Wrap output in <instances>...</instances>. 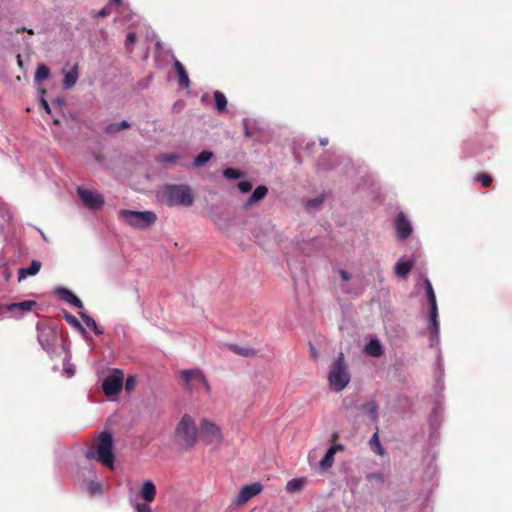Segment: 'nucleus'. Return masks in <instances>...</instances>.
<instances>
[{
  "mask_svg": "<svg viewBox=\"0 0 512 512\" xmlns=\"http://www.w3.org/2000/svg\"><path fill=\"white\" fill-rule=\"evenodd\" d=\"M160 199L170 207H190L194 203V193L186 184H169L162 188Z\"/></svg>",
  "mask_w": 512,
  "mask_h": 512,
  "instance_id": "nucleus-1",
  "label": "nucleus"
},
{
  "mask_svg": "<svg viewBox=\"0 0 512 512\" xmlns=\"http://www.w3.org/2000/svg\"><path fill=\"white\" fill-rule=\"evenodd\" d=\"M87 460H97L110 469L114 468L113 438L108 432H102L93 447L86 452Z\"/></svg>",
  "mask_w": 512,
  "mask_h": 512,
  "instance_id": "nucleus-2",
  "label": "nucleus"
},
{
  "mask_svg": "<svg viewBox=\"0 0 512 512\" xmlns=\"http://www.w3.org/2000/svg\"><path fill=\"white\" fill-rule=\"evenodd\" d=\"M174 438L176 443L185 449H189L197 443L199 429L190 415L184 414L181 417L175 428Z\"/></svg>",
  "mask_w": 512,
  "mask_h": 512,
  "instance_id": "nucleus-3",
  "label": "nucleus"
},
{
  "mask_svg": "<svg viewBox=\"0 0 512 512\" xmlns=\"http://www.w3.org/2000/svg\"><path fill=\"white\" fill-rule=\"evenodd\" d=\"M327 378L329 388L334 392L342 391L349 384L351 376L343 353H339L336 360L330 365Z\"/></svg>",
  "mask_w": 512,
  "mask_h": 512,
  "instance_id": "nucleus-4",
  "label": "nucleus"
},
{
  "mask_svg": "<svg viewBox=\"0 0 512 512\" xmlns=\"http://www.w3.org/2000/svg\"><path fill=\"white\" fill-rule=\"evenodd\" d=\"M428 329L431 333L429 345L430 347H435L437 349L435 371L436 387L443 389V385L440 384V380L444 375V362L440 349V325L438 316H429Z\"/></svg>",
  "mask_w": 512,
  "mask_h": 512,
  "instance_id": "nucleus-5",
  "label": "nucleus"
},
{
  "mask_svg": "<svg viewBox=\"0 0 512 512\" xmlns=\"http://www.w3.org/2000/svg\"><path fill=\"white\" fill-rule=\"evenodd\" d=\"M119 219L135 229H146L157 221V215L152 211H134L122 209Z\"/></svg>",
  "mask_w": 512,
  "mask_h": 512,
  "instance_id": "nucleus-6",
  "label": "nucleus"
},
{
  "mask_svg": "<svg viewBox=\"0 0 512 512\" xmlns=\"http://www.w3.org/2000/svg\"><path fill=\"white\" fill-rule=\"evenodd\" d=\"M76 192L84 206L90 210H100L105 203L104 197L95 190L78 186Z\"/></svg>",
  "mask_w": 512,
  "mask_h": 512,
  "instance_id": "nucleus-7",
  "label": "nucleus"
},
{
  "mask_svg": "<svg viewBox=\"0 0 512 512\" xmlns=\"http://www.w3.org/2000/svg\"><path fill=\"white\" fill-rule=\"evenodd\" d=\"M124 373L121 370H114L105 377L102 389L106 396L112 397L120 393L123 388Z\"/></svg>",
  "mask_w": 512,
  "mask_h": 512,
  "instance_id": "nucleus-8",
  "label": "nucleus"
},
{
  "mask_svg": "<svg viewBox=\"0 0 512 512\" xmlns=\"http://www.w3.org/2000/svg\"><path fill=\"white\" fill-rule=\"evenodd\" d=\"M181 378L185 382V386L188 390H193L198 384L202 385L207 392L210 391V385L207 382L203 373L198 369L182 370L180 372Z\"/></svg>",
  "mask_w": 512,
  "mask_h": 512,
  "instance_id": "nucleus-9",
  "label": "nucleus"
},
{
  "mask_svg": "<svg viewBox=\"0 0 512 512\" xmlns=\"http://www.w3.org/2000/svg\"><path fill=\"white\" fill-rule=\"evenodd\" d=\"M201 436L208 444H220L222 441V434L220 428L213 422L203 419L201 421Z\"/></svg>",
  "mask_w": 512,
  "mask_h": 512,
  "instance_id": "nucleus-10",
  "label": "nucleus"
},
{
  "mask_svg": "<svg viewBox=\"0 0 512 512\" xmlns=\"http://www.w3.org/2000/svg\"><path fill=\"white\" fill-rule=\"evenodd\" d=\"M395 228H396V232H397V237L400 240H404V239L408 238L413 231L411 221L407 218V216L403 212L398 213V215L395 219Z\"/></svg>",
  "mask_w": 512,
  "mask_h": 512,
  "instance_id": "nucleus-11",
  "label": "nucleus"
},
{
  "mask_svg": "<svg viewBox=\"0 0 512 512\" xmlns=\"http://www.w3.org/2000/svg\"><path fill=\"white\" fill-rule=\"evenodd\" d=\"M262 491L260 483H252L241 488L236 498V503L242 505Z\"/></svg>",
  "mask_w": 512,
  "mask_h": 512,
  "instance_id": "nucleus-12",
  "label": "nucleus"
},
{
  "mask_svg": "<svg viewBox=\"0 0 512 512\" xmlns=\"http://www.w3.org/2000/svg\"><path fill=\"white\" fill-rule=\"evenodd\" d=\"M423 282L426 298L429 305V316H438L437 300L432 283L427 277L424 278Z\"/></svg>",
  "mask_w": 512,
  "mask_h": 512,
  "instance_id": "nucleus-13",
  "label": "nucleus"
},
{
  "mask_svg": "<svg viewBox=\"0 0 512 512\" xmlns=\"http://www.w3.org/2000/svg\"><path fill=\"white\" fill-rule=\"evenodd\" d=\"M54 292L61 300L71 304L72 306L79 309L83 307L82 301L68 288L59 286L55 288Z\"/></svg>",
  "mask_w": 512,
  "mask_h": 512,
  "instance_id": "nucleus-14",
  "label": "nucleus"
},
{
  "mask_svg": "<svg viewBox=\"0 0 512 512\" xmlns=\"http://www.w3.org/2000/svg\"><path fill=\"white\" fill-rule=\"evenodd\" d=\"M157 494V489L155 484L151 480H146L142 483L141 488L139 490V497L143 499L145 502L154 501Z\"/></svg>",
  "mask_w": 512,
  "mask_h": 512,
  "instance_id": "nucleus-15",
  "label": "nucleus"
},
{
  "mask_svg": "<svg viewBox=\"0 0 512 512\" xmlns=\"http://www.w3.org/2000/svg\"><path fill=\"white\" fill-rule=\"evenodd\" d=\"M55 336L51 330H40L38 333V341L42 348L50 355L53 352V340Z\"/></svg>",
  "mask_w": 512,
  "mask_h": 512,
  "instance_id": "nucleus-16",
  "label": "nucleus"
},
{
  "mask_svg": "<svg viewBox=\"0 0 512 512\" xmlns=\"http://www.w3.org/2000/svg\"><path fill=\"white\" fill-rule=\"evenodd\" d=\"M268 193V188L265 185H259L257 186L252 194L248 197L246 202L243 204L244 209H248L255 203L262 200Z\"/></svg>",
  "mask_w": 512,
  "mask_h": 512,
  "instance_id": "nucleus-17",
  "label": "nucleus"
},
{
  "mask_svg": "<svg viewBox=\"0 0 512 512\" xmlns=\"http://www.w3.org/2000/svg\"><path fill=\"white\" fill-rule=\"evenodd\" d=\"M37 303L33 300H25L18 303H11L6 306V309L10 312L19 311L21 317L24 313L30 312Z\"/></svg>",
  "mask_w": 512,
  "mask_h": 512,
  "instance_id": "nucleus-18",
  "label": "nucleus"
},
{
  "mask_svg": "<svg viewBox=\"0 0 512 512\" xmlns=\"http://www.w3.org/2000/svg\"><path fill=\"white\" fill-rule=\"evenodd\" d=\"M41 262L39 260H32L29 267L20 268L18 271V281H22L28 276L36 275L41 269Z\"/></svg>",
  "mask_w": 512,
  "mask_h": 512,
  "instance_id": "nucleus-19",
  "label": "nucleus"
},
{
  "mask_svg": "<svg viewBox=\"0 0 512 512\" xmlns=\"http://www.w3.org/2000/svg\"><path fill=\"white\" fill-rule=\"evenodd\" d=\"M361 412L368 416L371 421L377 422L378 420V405L376 404V401L371 399L360 407Z\"/></svg>",
  "mask_w": 512,
  "mask_h": 512,
  "instance_id": "nucleus-20",
  "label": "nucleus"
},
{
  "mask_svg": "<svg viewBox=\"0 0 512 512\" xmlns=\"http://www.w3.org/2000/svg\"><path fill=\"white\" fill-rule=\"evenodd\" d=\"M174 69L178 76V84L182 87L189 88L190 80L188 74L185 70V67L179 60L174 61Z\"/></svg>",
  "mask_w": 512,
  "mask_h": 512,
  "instance_id": "nucleus-21",
  "label": "nucleus"
},
{
  "mask_svg": "<svg viewBox=\"0 0 512 512\" xmlns=\"http://www.w3.org/2000/svg\"><path fill=\"white\" fill-rule=\"evenodd\" d=\"M364 352L372 357H380L383 354V348L377 338H372L364 347Z\"/></svg>",
  "mask_w": 512,
  "mask_h": 512,
  "instance_id": "nucleus-22",
  "label": "nucleus"
},
{
  "mask_svg": "<svg viewBox=\"0 0 512 512\" xmlns=\"http://www.w3.org/2000/svg\"><path fill=\"white\" fill-rule=\"evenodd\" d=\"M78 66L75 65L70 71L66 72L63 79V87L65 89L72 88L78 80Z\"/></svg>",
  "mask_w": 512,
  "mask_h": 512,
  "instance_id": "nucleus-23",
  "label": "nucleus"
},
{
  "mask_svg": "<svg viewBox=\"0 0 512 512\" xmlns=\"http://www.w3.org/2000/svg\"><path fill=\"white\" fill-rule=\"evenodd\" d=\"M337 450H338V446H336V445H332L331 447L328 448L326 454L320 461V467L322 469H328V468L332 467V465L334 463V456H335Z\"/></svg>",
  "mask_w": 512,
  "mask_h": 512,
  "instance_id": "nucleus-24",
  "label": "nucleus"
},
{
  "mask_svg": "<svg viewBox=\"0 0 512 512\" xmlns=\"http://www.w3.org/2000/svg\"><path fill=\"white\" fill-rule=\"evenodd\" d=\"M83 486L90 496H98L103 492L102 484L97 480L83 481Z\"/></svg>",
  "mask_w": 512,
  "mask_h": 512,
  "instance_id": "nucleus-25",
  "label": "nucleus"
},
{
  "mask_svg": "<svg viewBox=\"0 0 512 512\" xmlns=\"http://www.w3.org/2000/svg\"><path fill=\"white\" fill-rule=\"evenodd\" d=\"M413 264H414V262L411 260L398 261L395 264V274L398 277H406L409 274L410 270L412 269Z\"/></svg>",
  "mask_w": 512,
  "mask_h": 512,
  "instance_id": "nucleus-26",
  "label": "nucleus"
},
{
  "mask_svg": "<svg viewBox=\"0 0 512 512\" xmlns=\"http://www.w3.org/2000/svg\"><path fill=\"white\" fill-rule=\"evenodd\" d=\"M323 200H324V196L323 195H320V196H317L313 199H308L306 202H305V208L306 210L309 212V213H314L316 212L317 210H319V208L321 207L322 203H323Z\"/></svg>",
  "mask_w": 512,
  "mask_h": 512,
  "instance_id": "nucleus-27",
  "label": "nucleus"
},
{
  "mask_svg": "<svg viewBox=\"0 0 512 512\" xmlns=\"http://www.w3.org/2000/svg\"><path fill=\"white\" fill-rule=\"evenodd\" d=\"M213 157V153L207 150L200 152L194 159L192 165L194 167H202Z\"/></svg>",
  "mask_w": 512,
  "mask_h": 512,
  "instance_id": "nucleus-28",
  "label": "nucleus"
},
{
  "mask_svg": "<svg viewBox=\"0 0 512 512\" xmlns=\"http://www.w3.org/2000/svg\"><path fill=\"white\" fill-rule=\"evenodd\" d=\"M214 100H215L216 110L219 113L224 112L226 110V107H227V98H226V96L222 92L217 90V91L214 92Z\"/></svg>",
  "mask_w": 512,
  "mask_h": 512,
  "instance_id": "nucleus-29",
  "label": "nucleus"
},
{
  "mask_svg": "<svg viewBox=\"0 0 512 512\" xmlns=\"http://www.w3.org/2000/svg\"><path fill=\"white\" fill-rule=\"evenodd\" d=\"M80 317L83 319L84 323L94 331L95 334L97 335H101L103 334V331L101 329L98 328L97 324H96V321L90 317L89 315H87L86 313L84 312H80Z\"/></svg>",
  "mask_w": 512,
  "mask_h": 512,
  "instance_id": "nucleus-30",
  "label": "nucleus"
},
{
  "mask_svg": "<svg viewBox=\"0 0 512 512\" xmlns=\"http://www.w3.org/2000/svg\"><path fill=\"white\" fill-rule=\"evenodd\" d=\"M370 446H371V449L379 454V455H383L384 454V450L380 444V441H379V437H378V428L376 427V432L373 434V436L371 437L370 439Z\"/></svg>",
  "mask_w": 512,
  "mask_h": 512,
  "instance_id": "nucleus-31",
  "label": "nucleus"
},
{
  "mask_svg": "<svg viewBox=\"0 0 512 512\" xmlns=\"http://www.w3.org/2000/svg\"><path fill=\"white\" fill-rule=\"evenodd\" d=\"M50 75V70L46 65H39L35 73V81L41 82L47 79Z\"/></svg>",
  "mask_w": 512,
  "mask_h": 512,
  "instance_id": "nucleus-32",
  "label": "nucleus"
},
{
  "mask_svg": "<svg viewBox=\"0 0 512 512\" xmlns=\"http://www.w3.org/2000/svg\"><path fill=\"white\" fill-rule=\"evenodd\" d=\"M179 158H180V155L177 153H166V154L159 155L156 158V160H157V162H161V163H175L176 160H178Z\"/></svg>",
  "mask_w": 512,
  "mask_h": 512,
  "instance_id": "nucleus-33",
  "label": "nucleus"
},
{
  "mask_svg": "<svg viewBox=\"0 0 512 512\" xmlns=\"http://www.w3.org/2000/svg\"><path fill=\"white\" fill-rule=\"evenodd\" d=\"M303 484H304V479H302V478L292 479L287 483V490L290 492H296L303 487Z\"/></svg>",
  "mask_w": 512,
  "mask_h": 512,
  "instance_id": "nucleus-34",
  "label": "nucleus"
},
{
  "mask_svg": "<svg viewBox=\"0 0 512 512\" xmlns=\"http://www.w3.org/2000/svg\"><path fill=\"white\" fill-rule=\"evenodd\" d=\"M223 176L226 179H239L243 176L242 172L235 168H226L223 171Z\"/></svg>",
  "mask_w": 512,
  "mask_h": 512,
  "instance_id": "nucleus-35",
  "label": "nucleus"
},
{
  "mask_svg": "<svg viewBox=\"0 0 512 512\" xmlns=\"http://www.w3.org/2000/svg\"><path fill=\"white\" fill-rule=\"evenodd\" d=\"M65 319H66V321H67L69 324H71L72 326H74L75 328H77V329H78L79 331H81L82 333H85V332H86V331H85V329H84V327L82 326V324L79 322V320H78L75 316H73V315H71V314H68V313H67V314H65Z\"/></svg>",
  "mask_w": 512,
  "mask_h": 512,
  "instance_id": "nucleus-36",
  "label": "nucleus"
},
{
  "mask_svg": "<svg viewBox=\"0 0 512 512\" xmlns=\"http://www.w3.org/2000/svg\"><path fill=\"white\" fill-rule=\"evenodd\" d=\"M63 374L67 377V378H71L74 376L75 374V367L73 364L69 363L68 361V358L65 357L64 359V363H63Z\"/></svg>",
  "mask_w": 512,
  "mask_h": 512,
  "instance_id": "nucleus-37",
  "label": "nucleus"
},
{
  "mask_svg": "<svg viewBox=\"0 0 512 512\" xmlns=\"http://www.w3.org/2000/svg\"><path fill=\"white\" fill-rule=\"evenodd\" d=\"M243 127H244V133L245 136L250 137L252 136V130L255 127V120L246 118L243 120Z\"/></svg>",
  "mask_w": 512,
  "mask_h": 512,
  "instance_id": "nucleus-38",
  "label": "nucleus"
},
{
  "mask_svg": "<svg viewBox=\"0 0 512 512\" xmlns=\"http://www.w3.org/2000/svg\"><path fill=\"white\" fill-rule=\"evenodd\" d=\"M232 350L239 354V355H243V356H252L255 354V351L254 349L252 348H244V347H238L236 345H232L231 346Z\"/></svg>",
  "mask_w": 512,
  "mask_h": 512,
  "instance_id": "nucleus-39",
  "label": "nucleus"
},
{
  "mask_svg": "<svg viewBox=\"0 0 512 512\" xmlns=\"http://www.w3.org/2000/svg\"><path fill=\"white\" fill-rule=\"evenodd\" d=\"M329 156H322L318 160V167L323 171H329L334 168L333 164L328 163Z\"/></svg>",
  "mask_w": 512,
  "mask_h": 512,
  "instance_id": "nucleus-40",
  "label": "nucleus"
},
{
  "mask_svg": "<svg viewBox=\"0 0 512 512\" xmlns=\"http://www.w3.org/2000/svg\"><path fill=\"white\" fill-rule=\"evenodd\" d=\"M136 386V378L134 376H129L126 381H125V384H124V388L127 392H130L132 390H134Z\"/></svg>",
  "mask_w": 512,
  "mask_h": 512,
  "instance_id": "nucleus-41",
  "label": "nucleus"
},
{
  "mask_svg": "<svg viewBox=\"0 0 512 512\" xmlns=\"http://www.w3.org/2000/svg\"><path fill=\"white\" fill-rule=\"evenodd\" d=\"M238 189L241 193H247L252 189V184L249 181H241L238 183Z\"/></svg>",
  "mask_w": 512,
  "mask_h": 512,
  "instance_id": "nucleus-42",
  "label": "nucleus"
},
{
  "mask_svg": "<svg viewBox=\"0 0 512 512\" xmlns=\"http://www.w3.org/2000/svg\"><path fill=\"white\" fill-rule=\"evenodd\" d=\"M367 479L370 481H376V482L381 483L384 481V476L380 472H374V473L368 474Z\"/></svg>",
  "mask_w": 512,
  "mask_h": 512,
  "instance_id": "nucleus-43",
  "label": "nucleus"
},
{
  "mask_svg": "<svg viewBox=\"0 0 512 512\" xmlns=\"http://www.w3.org/2000/svg\"><path fill=\"white\" fill-rule=\"evenodd\" d=\"M106 133L108 134H115L121 131L120 126L118 125V122L111 123L105 128Z\"/></svg>",
  "mask_w": 512,
  "mask_h": 512,
  "instance_id": "nucleus-44",
  "label": "nucleus"
},
{
  "mask_svg": "<svg viewBox=\"0 0 512 512\" xmlns=\"http://www.w3.org/2000/svg\"><path fill=\"white\" fill-rule=\"evenodd\" d=\"M134 507L137 512H152L151 507L148 502L137 503Z\"/></svg>",
  "mask_w": 512,
  "mask_h": 512,
  "instance_id": "nucleus-45",
  "label": "nucleus"
},
{
  "mask_svg": "<svg viewBox=\"0 0 512 512\" xmlns=\"http://www.w3.org/2000/svg\"><path fill=\"white\" fill-rule=\"evenodd\" d=\"M477 180L482 183L483 186H489L492 182V178L489 175L481 174L477 177Z\"/></svg>",
  "mask_w": 512,
  "mask_h": 512,
  "instance_id": "nucleus-46",
  "label": "nucleus"
},
{
  "mask_svg": "<svg viewBox=\"0 0 512 512\" xmlns=\"http://www.w3.org/2000/svg\"><path fill=\"white\" fill-rule=\"evenodd\" d=\"M136 41V35L134 32H130L128 33L127 37H126V41H125V44H126V47L127 48H130Z\"/></svg>",
  "mask_w": 512,
  "mask_h": 512,
  "instance_id": "nucleus-47",
  "label": "nucleus"
},
{
  "mask_svg": "<svg viewBox=\"0 0 512 512\" xmlns=\"http://www.w3.org/2000/svg\"><path fill=\"white\" fill-rule=\"evenodd\" d=\"M108 14H109L108 9L103 8L95 13V17L103 18V17H106Z\"/></svg>",
  "mask_w": 512,
  "mask_h": 512,
  "instance_id": "nucleus-48",
  "label": "nucleus"
},
{
  "mask_svg": "<svg viewBox=\"0 0 512 512\" xmlns=\"http://www.w3.org/2000/svg\"><path fill=\"white\" fill-rule=\"evenodd\" d=\"M339 275L343 281H348L351 278V275L346 270H340Z\"/></svg>",
  "mask_w": 512,
  "mask_h": 512,
  "instance_id": "nucleus-49",
  "label": "nucleus"
},
{
  "mask_svg": "<svg viewBox=\"0 0 512 512\" xmlns=\"http://www.w3.org/2000/svg\"><path fill=\"white\" fill-rule=\"evenodd\" d=\"M41 105L42 107L44 108V110L47 112V113H50L51 110H50V106L48 104V102L45 100V99H42L41 100Z\"/></svg>",
  "mask_w": 512,
  "mask_h": 512,
  "instance_id": "nucleus-50",
  "label": "nucleus"
},
{
  "mask_svg": "<svg viewBox=\"0 0 512 512\" xmlns=\"http://www.w3.org/2000/svg\"><path fill=\"white\" fill-rule=\"evenodd\" d=\"M118 125L120 126L121 130H124V129H127L130 127L129 122L126 120L118 122Z\"/></svg>",
  "mask_w": 512,
  "mask_h": 512,
  "instance_id": "nucleus-51",
  "label": "nucleus"
},
{
  "mask_svg": "<svg viewBox=\"0 0 512 512\" xmlns=\"http://www.w3.org/2000/svg\"><path fill=\"white\" fill-rule=\"evenodd\" d=\"M328 138L324 137V138H320V145L321 146H326L328 144Z\"/></svg>",
  "mask_w": 512,
  "mask_h": 512,
  "instance_id": "nucleus-52",
  "label": "nucleus"
},
{
  "mask_svg": "<svg viewBox=\"0 0 512 512\" xmlns=\"http://www.w3.org/2000/svg\"><path fill=\"white\" fill-rule=\"evenodd\" d=\"M434 417H435V412H434V413H433V415H431V417H430V421L432 422V424L434 423V421H436V420L434 419Z\"/></svg>",
  "mask_w": 512,
  "mask_h": 512,
  "instance_id": "nucleus-53",
  "label": "nucleus"
},
{
  "mask_svg": "<svg viewBox=\"0 0 512 512\" xmlns=\"http://www.w3.org/2000/svg\"><path fill=\"white\" fill-rule=\"evenodd\" d=\"M110 1L113 3H116V4H120L122 2V0H110Z\"/></svg>",
  "mask_w": 512,
  "mask_h": 512,
  "instance_id": "nucleus-54",
  "label": "nucleus"
},
{
  "mask_svg": "<svg viewBox=\"0 0 512 512\" xmlns=\"http://www.w3.org/2000/svg\"><path fill=\"white\" fill-rule=\"evenodd\" d=\"M41 236H42V238H43L44 240H46V236H45V234H44L43 232H41Z\"/></svg>",
  "mask_w": 512,
  "mask_h": 512,
  "instance_id": "nucleus-55",
  "label": "nucleus"
},
{
  "mask_svg": "<svg viewBox=\"0 0 512 512\" xmlns=\"http://www.w3.org/2000/svg\"><path fill=\"white\" fill-rule=\"evenodd\" d=\"M18 63H19V65H21V63H22L20 56H18Z\"/></svg>",
  "mask_w": 512,
  "mask_h": 512,
  "instance_id": "nucleus-56",
  "label": "nucleus"
}]
</instances>
